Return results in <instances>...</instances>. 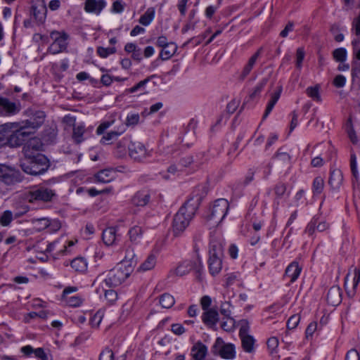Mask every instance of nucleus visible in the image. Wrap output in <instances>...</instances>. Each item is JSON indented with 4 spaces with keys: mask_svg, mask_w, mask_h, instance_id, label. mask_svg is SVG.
<instances>
[{
    "mask_svg": "<svg viewBox=\"0 0 360 360\" xmlns=\"http://www.w3.org/2000/svg\"><path fill=\"white\" fill-rule=\"evenodd\" d=\"M268 78H263L258 84L253 88L252 92L250 94L251 98H255L259 96L260 93L264 89V86L267 84Z\"/></svg>",
    "mask_w": 360,
    "mask_h": 360,
    "instance_id": "46",
    "label": "nucleus"
},
{
    "mask_svg": "<svg viewBox=\"0 0 360 360\" xmlns=\"http://www.w3.org/2000/svg\"><path fill=\"white\" fill-rule=\"evenodd\" d=\"M156 257L154 255H150L139 266V270L142 271L153 269L156 265Z\"/></svg>",
    "mask_w": 360,
    "mask_h": 360,
    "instance_id": "43",
    "label": "nucleus"
},
{
    "mask_svg": "<svg viewBox=\"0 0 360 360\" xmlns=\"http://www.w3.org/2000/svg\"><path fill=\"white\" fill-rule=\"evenodd\" d=\"M132 267L124 264H119L117 266L108 271L107 275L101 274L96 277L94 284H105L106 287H117L122 284L131 274Z\"/></svg>",
    "mask_w": 360,
    "mask_h": 360,
    "instance_id": "1",
    "label": "nucleus"
},
{
    "mask_svg": "<svg viewBox=\"0 0 360 360\" xmlns=\"http://www.w3.org/2000/svg\"><path fill=\"white\" fill-rule=\"evenodd\" d=\"M24 172L39 176L44 174L50 167L49 159L43 154H24Z\"/></svg>",
    "mask_w": 360,
    "mask_h": 360,
    "instance_id": "2",
    "label": "nucleus"
},
{
    "mask_svg": "<svg viewBox=\"0 0 360 360\" xmlns=\"http://www.w3.org/2000/svg\"><path fill=\"white\" fill-rule=\"evenodd\" d=\"M159 302L162 308L169 309L175 303L174 298L169 293H164L160 297Z\"/></svg>",
    "mask_w": 360,
    "mask_h": 360,
    "instance_id": "44",
    "label": "nucleus"
},
{
    "mask_svg": "<svg viewBox=\"0 0 360 360\" xmlns=\"http://www.w3.org/2000/svg\"><path fill=\"white\" fill-rule=\"evenodd\" d=\"M207 354V347L200 341L195 343L191 349V356L193 360H205Z\"/></svg>",
    "mask_w": 360,
    "mask_h": 360,
    "instance_id": "23",
    "label": "nucleus"
},
{
    "mask_svg": "<svg viewBox=\"0 0 360 360\" xmlns=\"http://www.w3.org/2000/svg\"><path fill=\"white\" fill-rule=\"evenodd\" d=\"M56 196L54 190L46 187H39L29 191L24 196V200L30 202H34L41 201L43 202H51L53 198Z\"/></svg>",
    "mask_w": 360,
    "mask_h": 360,
    "instance_id": "7",
    "label": "nucleus"
},
{
    "mask_svg": "<svg viewBox=\"0 0 360 360\" xmlns=\"http://www.w3.org/2000/svg\"><path fill=\"white\" fill-rule=\"evenodd\" d=\"M117 49L115 46L111 47H103V46H98L96 49V53L98 56H99L102 58H106L109 56L115 53Z\"/></svg>",
    "mask_w": 360,
    "mask_h": 360,
    "instance_id": "45",
    "label": "nucleus"
},
{
    "mask_svg": "<svg viewBox=\"0 0 360 360\" xmlns=\"http://www.w3.org/2000/svg\"><path fill=\"white\" fill-rule=\"evenodd\" d=\"M34 356L39 360H53L51 352H45L41 347L34 348L31 345L24 346V357H31Z\"/></svg>",
    "mask_w": 360,
    "mask_h": 360,
    "instance_id": "18",
    "label": "nucleus"
},
{
    "mask_svg": "<svg viewBox=\"0 0 360 360\" xmlns=\"http://www.w3.org/2000/svg\"><path fill=\"white\" fill-rule=\"evenodd\" d=\"M50 37L53 42L48 48L49 53L55 55L67 49L69 36L66 32L54 30L51 32Z\"/></svg>",
    "mask_w": 360,
    "mask_h": 360,
    "instance_id": "9",
    "label": "nucleus"
},
{
    "mask_svg": "<svg viewBox=\"0 0 360 360\" xmlns=\"http://www.w3.org/2000/svg\"><path fill=\"white\" fill-rule=\"evenodd\" d=\"M195 212V206L191 200L187 201L175 214L172 222V231L175 236L180 235L188 227Z\"/></svg>",
    "mask_w": 360,
    "mask_h": 360,
    "instance_id": "3",
    "label": "nucleus"
},
{
    "mask_svg": "<svg viewBox=\"0 0 360 360\" xmlns=\"http://www.w3.org/2000/svg\"><path fill=\"white\" fill-rule=\"evenodd\" d=\"M176 50V44L172 41H170L169 45L162 48L159 56L162 60H168L175 54Z\"/></svg>",
    "mask_w": 360,
    "mask_h": 360,
    "instance_id": "35",
    "label": "nucleus"
},
{
    "mask_svg": "<svg viewBox=\"0 0 360 360\" xmlns=\"http://www.w3.org/2000/svg\"><path fill=\"white\" fill-rule=\"evenodd\" d=\"M20 109V103L18 104L8 101L7 98H0V113L4 115H11L18 112Z\"/></svg>",
    "mask_w": 360,
    "mask_h": 360,
    "instance_id": "21",
    "label": "nucleus"
},
{
    "mask_svg": "<svg viewBox=\"0 0 360 360\" xmlns=\"http://www.w3.org/2000/svg\"><path fill=\"white\" fill-rule=\"evenodd\" d=\"M129 238L132 242H137L142 236V229L140 226H135L129 231Z\"/></svg>",
    "mask_w": 360,
    "mask_h": 360,
    "instance_id": "51",
    "label": "nucleus"
},
{
    "mask_svg": "<svg viewBox=\"0 0 360 360\" xmlns=\"http://www.w3.org/2000/svg\"><path fill=\"white\" fill-rule=\"evenodd\" d=\"M46 118L42 110L31 108L24 113V136L26 134H34L44 124Z\"/></svg>",
    "mask_w": 360,
    "mask_h": 360,
    "instance_id": "4",
    "label": "nucleus"
},
{
    "mask_svg": "<svg viewBox=\"0 0 360 360\" xmlns=\"http://www.w3.org/2000/svg\"><path fill=\"white\" fill-rule=\"evenodd\" d=\"M343 176L340 170H333L330 172L328 183L333 189H338L342 184Z\"/></svg>",
    "mask_w": 360,
    "mask_h": 360,
    "instance_id": "34",
    "label": "nucleus"
},
{
    "mask_svg": "<svg viewBox=\"0 0 360 360\" xmlns=\"http://www.w3.org/2000/svg\"><path fill=\"white\" fill-rule=\"evenodd\" d=\"M78 288L75 286H69L65 288L61 296V300L67 305L72 307H79L83 302L81 296L77 295H72L73 292L77 291Z\"/></svg>",
    "mask_w": 360,
    "mask_h": 360,
    "instance_id": "15",
    "label": "nucleus"
},
{
    "mask_svg": "<svg viewBox=\"0 0 360 360\" xmlns=\"http://www.w3.org/2000/svg\"><path fill=\"white\" fill-rule=\"evenodd\" d=\"M140 117L137 113H130L128 114L126 119V125L127 126H134L137 124L139 122Z\"/></svg>",
    "mask_w": 360,
    "mask_h": 360,
    "instance_id": "62",
    "label": "nucleus"
},
{
    "mask_svg": "<svg viewBox=\"0 0 360 360\" xmlns=\"http://www.w3.org/2000/svg\"><path fill=\"white\" fill-rule=\"evenodd\" d=\"M116 172L112 169H105L95 174V179L98 182L107 184L115 179Z\"/></svg>",
    "mask_w": 360,
    "mask_h": 360,
    "instance_id": "29",
    "label": "nucleus"
},
{
    "mask_svg": "<svg viewBox=\"0 0 360 360\" xmlns=\"http://www.w3.org/2000/svg\"><path fill=\"white\" fill-rule=\"evenodd\" d=\"M85 132V125L83 123H80L79 124H74L73 126V132H72V139L74 141L77 143H80L82 142L84 139V134Z\"/></svg>",
    "mask_w": 360,
    "mask_h": 360,
    "instance_id": "38",
    "label": "nucleus"
},
{
    "mask_svg": "<svg viewBox=\"0 0 360 360\" xmlns=\"http://www.w3.org/2000/svg\"><path fill=\"white\" fill-rule=\"evenodd\" d=\"M124 252V259L120 264H124L132 267V264L136 263L135 259L136 255L133 247L131 245H127L122 250V252Z\"/></svg>",
    "mask_w": 360,
    "mask_h": 360,
    "instance_id": "32",
    "label": "nucleus"
},
{
    "mask_svg": "<svg viewBox=\"0 0 360 360\" xmlns=\"http://www.w3.org/2000/svg\"><path fill=\"white\" fill-rule=\"evenodd\" d=\"M202 322L210 326L216 325L219 321V314L214 309H210L205 311L202 315Z\"/></svg>",
    "mask_w": 360,
    "mask_h": 360,
    "instance_id": "31",
    "label": "nucleus"
},
{
    "mask_svg": "<svg viewBox=\"0 0 360 360\" xmlns=\"http://www.w3.org/2000/svg\"><path fill=\"white\" fill-rule=\"evenodd\" d=\"M210 258L208 260L209 270L212 276L218 274L222 268L221 257L223 255V246L220 242L213 239L210 245Z\"/></svg>",
    "mask_w": 360,
    "mask_h": 360,
    "instance_id": "5",
    "label": "nucleus"
},
{
    "mask_svg": "<svg viewBox=\"0 0 360 360\" xmlns=\"http://www.w3.org/2000/svg\"><path fill=\"white\" fill-rule=\"evenodd\" d=\"M20 172L14 167L0 164V180L6 184H13L18 180Z\"/></svg>",
    "mask_w": 360,
    "mask_h": 360,
    "instance_id": "14",
    "label": "nucleus"
},
{
    "mask_svg": "<svg viewBox=\"0 0 360 360\" xmlns=\"http://www.w3.org/2000/svg\"><path fill=\"white\" fill-rule=\"evenodd\" d=\"M300 321V316L299 314H294L291 316L287 321V328L289 330L295 329Z\"/></svg>",
    "mask_w": 360,
    "mask_h": 360,
    "instance_id": "58",
    "label": "nucleus"
},
{
    "mask_svg": "<svg viewBox=\"0 0 360 360\" xmlns=\"http://www.w3.org/2000/svg\"><path fill=\"white\" fill-rule=\"evenodd\" d=\"M7 143L12 147L20 146L22 139V125L20 123L4 124Z\"/></svg>",
    "mask_w": 360,
    "mask_h": 360,
    "instance_id": "8",
    "label": "nucleus"
},
{
    "mask_svg": "<svg viewBox=\"0 0 360 360\" xmlns=\"http://www.w3.org/2000/svg\"><path fill=\"white\" fill-rule=\"evenodd\" d=\"M104 316V311L103 310L97 311L90 319V323L92 327L98 328Z\"/></svg>",
    "mask_w": 360,
    "mask_h": 360,
    "instance_id": "50",
    "label": "nucleus"
},
{
    "mask_svg": "<svg viewBox=\"0 0 360 360\" xmlns=\"http://www.w3.org/2000/svg\"><path fill=\"white\" fill-rule=\"evenodd\" d=\"M273 159L277 160L279 164L282 165H289L291 161L290 155L283 150V148H279L276 153L274 155Z\"/></svg>",
    "mask_w": 360,
    "mask_h": 360,
    "instance_id": "41",
    "label": "nucleus"
},
{
    "mask_svg": "<svg viewBox=\"0 0 360 360\" xmlns=\"http://www.w3.org/2000/svg\"><path fill=\"white\" fill-rule=\"evenodd\" d=\"M129 154L131 158L137 161H142L150 156V151L139 141L131 142L129 145Z\"/></svg>",
    "mask_w": 360,
    "mask_h": 360,
    "instance_id": "16",
    "label": "nucleus"
},
{
    "mask_svg": "<svg viewBox=\"0 0 360 360\" xmlns=\"http://www.w3.org/2000/svg\"><path fill=\"white\" fill-rule=\"evenodd\" d=\"M333 57L338 62H344L347 58V51L344 48L336 49L333 51Z\"/></svg>",
    "mask_w": 360,
    "mask_h": 360,
    "instance_id": "54",
    "label": "nucleus"
},
{
    "mask_svg": "<svg viewBox=\"0 0 360 360\" xmlns=\"http://www.w3.org/2000/svg\"><path fill=\"white\" fill-rule=\"evenodd\" d=\"M214 353L225 359H234L236 356L235 345L232 343H225L222 338H217L213 345Z\"/></svg>",
    "mask_w": 360,
    "mask_h": 360,
    "instance_id": "10",
    "label": "nucleus"
},
{
    "mask_svg": "<svg viewBox=\"0 0 360 360\" xmlns=\"http://www.w3.org/2000/svg\"><path fill=\"white\" fill-rule=\"evenodd\" d=\"M242 343V347L243 350L247 353H252L255 350V342L254 338L250 335H244L240 337Z\"/></svg>",
    "mask_w": 360,
    "mask_h": 360,
    "instance_id": "37",
    "label": "nucleus"
},
{
    "mask_svg": "<svg viewBox=\"0 0 360 360\" xmlns=\"http://www.w3.org/2000/svg\"><path fill=\"white\" fill-rule=\"evenodd\" d=\"M53 243H57V245L49 251V255L56 259L70 252V248L75 245L72 240H68L65 237H60Z\"/></svg>",
    "mask_w": 360,
    "mask_h": 360,
    "instance_id": "13",
    "label": "nucleus"
},
{
    "mask_svg": "<svg viewBox=\"0 0 360 360\" xmlns=\"http://www.w3.org/2000/svg\"><path fill=\"white\" fill-rule=\"evenodd\" d=\"M125 4L121 0H117L112 3L111 12L115 13H121L124 11Z\"/></svg>",
    "mask_w": 360,
    "mask_h": 360,
    "instance_id": "61",
    "label": "nucleus"
},
{
    "mask_svg": "<svg viewBox=\"0 0 360 360\" xmlns=\"http://www.w3.org/2000/svg\"><path fill=\"white\" fill-rule=\"evenodd\" d=\"M223 330L227 332L233 330L235 328V320L232 317L226 318V321H224L221 325Z\"/></svg>",
    "mask_w": 360,
    "mask_h": 360,
    "instance_id": "57",
    "label": "nucleus"
},
{
    "mask_svg": "<svg viewBox=\"0 0 360 360\" xmlns=\"http://www.w3.org/2000/svg\"><path fill=\"white\" fill-rule=\"evenodd\" d=\"M171 330L176 335H181L186 330L181 323H173L171 325Z\"/></svg>",
    "mask_w": 360,
    "mask_h": 360,
    "instance_id": "64",
    "label": "nucleus"
},
{
    "mask_svg": "<svg viewBox=\"0 0 360 360\" xmlns=\"http://www.w3.org/2000/svg\"><path fill=\"white\" fill-rule=\"evenodd\" d=\"M71 267L77 272L83 273L87 269V262L83 257L74 259L70 264Z\"/></svg>",
    "mask_w": 360,
    "mask_h": 360,
    "instance_id": "42",
    "label": "nucleus"
},
{
    "mask_svg": "<svg viewBox=\"0 0 360 360\" xmlns=\"http://www.w3.org/2000/svg\"><path fill=\"white\" fill-rule=\"evenodd\" d=\"M99 360H114V353L112 349L105 348L99 356Z\"/></svg>",
    "mask_w": 360,
    "mask_h": 360,
    "instance_id": "63",
    "label": "nucleus"
},
{
    "mask_svg": "<svg viewBox=\"0 0 360 360\" xmlns=\"http://www.w3.org/2000/svg\"><path fill=\"white\" fill-rule=\"evenodd\" d=\"M229 207V201L224 198L216 200L209 209L207 220L212 225H218L226 217Z\"/></svg>",
    "mask_w": 360,
    "mask_h": 360,
    "instance_id": "6",
    "label": "nucleus"
},
{
    "mask_svg": "<svg viewBox=\"0 0 360 360\" xmlns=\"http://www.w3.org/2000/svg\"><path fill=\"white\" fill-rule=\"evenodd\" d=\"M96 292L100 295L103 292L105 300L110 304H113L118 299V295L115 290L112 289H105L103 285L102 290H101L100 288H98L96 289Z\"/></svg>",
    "mask_w": 360,
    "mask_h": 360,
    "instance_id": "33",
    "label": "nucleus"
},
{
    "mask_svg": "<svg viewBox=\"0 0 360 360\" xmlns=\"http://www.w3.org/2000/svg\"><path fill=\"white\" fill-rule=\"evenodd\" d=\"M102 239L105 245L115 246L122 240V235L117 232L115 227H108L103 231Z\"/></svg>",
    "mask_w": 360,
    "mask_h": 360,
    "instance_id": "17",
    "label": "nucleus"
},
{
    "mask_svg": "<svg viewBox=\"0 0 360 360\" xmlns=\"http://www.w3.org/2000/svg\"><path fill=\"white\" fill-rule=\"evenodd\" d=\"M32 224L34 226L33 229L37 231L46 229V227L49 226V224H47V218L34 219L32 221Z\"/></svg>",
    "mask_w": 360,
    "mask_h": 360,
    "instance_id": "52",
    "label": "nucleus"
},
{
    "mask_svg": "<svg viewBox=\"0 0 360 360\" xmlns=\"http://www.w3.org/2000/svg\"><path fill=\"white\" fill-rule=\"evenodd\" d=\"M305 53L302 47H300L296 51V66L298 69H301L302 62L304 58Z\"/></svg>",
    "mask_w": 360,
    "mask_h": 360,
    "instance_id": "60",
    "label": "nucleus"
},
{
    "mask_svg": "<svg viewBox=\"0 0 360 360\" xmlns=\"http://www.w3.org/2000/svg\"><path fill=\"white\" fill-rule=\"evenodd\" d=\"M202 269V264L201 259L197 256L191 259L185 260L181 263L176 269L175 273L177 276H183L188 274L191 271L194 270L196 273L200 274Z\"/></svg>",
    "mask_w": 360,
    "mask_h": 360,
    "instance_id": "11",
    "label": "nucleus"
},
{
    "mask_svg": "<svg viewBox=\"0 0 360 360\" xmlns=\"http://www.w3.org/2000/svg\"><path fill=\"white\" fill-rule=\"evenodd\" d=\"M57 243H48L47 241L41 239L37 240L32 246L27 245V250L34 249L36 252L49 254V251L52 250Z\"/></svg>",
    "mask_w": 360,
    "mask_h": 360,
    "instance_id": "24",
    "label": "nucleus"
},
{
    "mask_svg": "<svg viewBox=\"0 0 360 360\" xmlns=\"http://www.w3.org/2000/svg\"><path fill=\"white\" fill-rule=\"evenodd\" d=\"M47 224H49V226L46 229L49 233H55L61 228L60 221L58 219L49 220L47 219Z\"/></svg>",
    "mask_w": 360,
    "mask_h": 360,
    "instance_id": "53",
    "label": "nucleus"
},
{
    "mask_svg": "<svg viewBox=\"0 0 360 360\" xmlns=\"http://www.w3.org/2000/svg\"><path fill=\"white\" fill-rule=\"evenodd\" d=\"M155 14V8L153 7L148 8L144 14L140 17L139 20V23L143 26H148L153 20Z\"/></svg>",
    "mask_w": 360,
    "mask_h": 360,
    "instance_id": "40",
    "label": "nucleus"
},
{
    "mask_svg": "<svg viewBox=\"0 0 360 360\" xmlns=\"http://www.w3.org/2000/svg\"><path fill=\"white\" fill-rule=\"evenodd\" d=\"M106 6L107 2L105 0H86L84 10L87 13L99 15Z\"/></svg>",
    "mask_w": 360,
    "mask_h": 360,
    "instance_id": "20",
    "label": "nucleus"
},
{
    "mask_svg": "<svg viewBox=\"0 0 360 360\" xmlns=\"http://www.w3.org/2000/svg\"><path fill=\"white\" fill-rule=\"evenodd\" d=\"M327 302L332 306H337L342 302L341 289L336 285L331 287L327 293Z\"/></svg>",
    "mask_w": 360,
    "mask_h": 360,
    "instance_id": "25",
    "label": "nucleus"
},
{
    "mask_svg": "<svg viewBox=\"0 0 360 360\" xmlns=\"http://www.w3.org/2000/svg\"><path fill=\"white\" fill-rule=\"evenodd\" d=\"M328 228L329 225L326 221H319L317 219L314 218L308 224L307 226L306 227L305 231L309 236H311L314 233L316 230L319 232H323L327 230Z\"/></svg>",
    "mask_w": 360,
    "mask_h": 360,
    "instance_id": "26",
    "label": "nucleus"
},
{
    "mask_svg": "<svg viewBox=\"0 0 360 360\" xmlns=\"http://www.w3.org/2000/svg\"><path fill=\"white\" fill-rule=\"evenodd\" d=\"M12 219H13L12 213L10 211L6 210L0 217V224H1V225L4 226H6L11 223Z\"/></svg>",
    "mask_w": 360,
    "mask_h": 360,
    "instance_id": "59",
    "label": "nucleus"
},
{
    "mask_svg": "<svg viewBox=\"0 0 360 360\" xmlns=\"http://www.w3.org/2000/svg\"><path fill=\"white\" fill-rule=\"evenodd\" d=\"M30 12L37 24H43L46 20L47 13L44 0H32Z\"/></svg>",
    "mask_w": 360,
    "mask_h": 360,
    "instance_id": "12",
    "label": "nucleus"
},
{
    "mask_svg": "<svg viewBox=\"0 0 360 360\" xmlns=\"http://www.w3.org/2000/svg\"><path fill=\"white\" fill-rule=\"evenodd\" d=\"M150 78L148 77L141 82H139L135 86L127 89L128 93H135L138 91H143L145 90L146 85L149 82Z\"/></svg>",
    "mask_w": 360,
    "mask_h": 360,
    "instance_id": "55",
    "label": "nucleus"
},
{
    "mask_svg": "<svg viewBox=\"0 0 360 360\" xmlns=\"http://www.w3.org/2000/svg\"><path fill=\"white\" fill-rule=\"evenodd\" d=\"M231 304L230 302H224L220 305V313L226 318L231 317Z\"/></svg>",
    "mask_w": 360,
    "mask_h": 360,
    "instance_id": "56",
    "label": "nucleus"
},
{
    "mask_svg": "<svg viewBox=\"0 0 360 360\" xmlns=\"http://www.w3.org/2000/svg\"><path fill=\"white\" fill-rule=\"evenodd\" d=\"M275 195L274 203L278 206L281 199L286 198L289 196L290 193L287 191V186L284 183L279 182L275 185L274 188Z\"/></svg>",
    "mask_w": 360,
    "mask_h": 360,
    "instance_id": "27",
    "label": "nucleus"
},
{
    "mask_svg": "<svg viewBox=\"0 0 360 360\" xmlns=\"http://www.w3.org/2000/svg\"><path fill=\"white\" fill-rule=\"evenodd\" d=\"M43 144L40 140V139L37 137H33L29 139L25 146H24L25 154H30L28 150L30 149L35 150L38 153V151L41 150L42 148Z\"/></svg>",
    "mask_w": 360,
    "mask_h": 360,
    "instance_id": "36",
    "label": "nucleus"
},
{
    "mask_svg": "<svg viewBox=\"0 0 360 360\" xmlns=\"http://www.w3.org/2000/svg\"><path fill=\"white\" fill-rule=\"evenodd\" d=\"M126 131V126L124 124L119 125L116 129L104 134L101 139V143L108 144L110 141L116 139Z\"/></svg>",
    "mask_w": 360,
    "mask_h": 360,
    "instance_id": "30",
    "label": "nucleus"
},
{
    "mask_svg": "<svg viewBox=\"0 0 360 360\" xmlns=\"http://www.w3.org/2000/svg\"><path fill=\"white\" fill-rule=\"evenodd\" d=\"M324 181L322 177L316 176L312 184V191L314 195H319L323 190Z\"/></svg>",
    "mask_w": 360,
    "mask_h": 360,
    "instance_id": "48",
    "label": "nucleus"
},
{
    "mask_svg": "<svg viewBox=\"0 0 360 360\" xmlns=\"http://www.w3.org/2000/svg\"><path fill=\"white\" fill-rule=\"evenodd\" d=\"M152 192L148 190H142L136 192L131 198V203L136 207L146 205L152 195Z\"/></svg>",
    "mask_w": 360,
    "mask_h": 360,
    "instance_id": "22",
    "label": "nucleus"
},
{
    "mask_svg": "<svg viewBox=\"0 0 360 360\" xmlns=\"http://www.w3.org/2000/svg\"><path fill=\"white\" fill-rule=\"evenodd\" d=\"M262 52V49H259L245 64L241 71L238 72V79L239 81L243 82L250 75L253 68L255 67L257 60L260 57Z\"/></svg>",
    "mask_w": 360,
    "mask_h": 360,
    "instance_id": "19",
    "label": "nucleus"
},
{
    "mask_svg": "<svg viewBox=\"0 0 360 360\" xmlns=\"http://www.w3.org/2000/svg\"><path fill=\"white\" fill-rule=\"evenodd\" d=\"M360 282V270L357 268L354 269V277L352 281V289L347 291L349 296L352 297L356 292V289Z\"/></svg>",
    "mask_w": 360,
    "mask_h": 360,
    "instance_id": "49",
    "label": "nucleus"
},
{
    "mask_svg": "<svg viewBox=\"0 0 360 360\" xmlns=\"http://www.w3.org/2000/svg\"><path fill=\"white\" fill-rule=\"evenodd\" d=\"M302 268L297 262H291L286 268L285 276L290 279V283H294L299 277Z\"/></svg>",
    "mask_w": 360,
    "mask_h": 360,
    "instance_id": "28",
    "label": "nucleus"
},
{
    "mask_svg": "<svg viewBox=\"0 0 360 360\" xmlns=\"http://www.w3.org/2000/svg\"><path fill=\"white\" fill-rule=\"evenodd\" d=\"M306 93L307 96L314 101L320 102L321 101L319 92V86L318 85L307 87L306 89Z\"/></svg>",
    "mask_w": 360,
    "mask_h": 360,
    "instance_id": "47",
    "label": "nucleus"
},
{
    "mask_svg": "<svg viewBox=\"0 0 360 360\" xmlns=\"http://www.w3.org/2000/svg\"><path fill=\"white\" fill-rule=\"evenodd\" d=\"M357 41L354 40L352 41L353 45V54L355 58L359 60L356 62L353 68H352V75L353 76L359 77L360 76V47H357Z\"/></svg>",
    "mask_w": 360,
    "mask_h": 360,
    "instance_id": "39",
    "label": "nucleus"
}]
</instances>
